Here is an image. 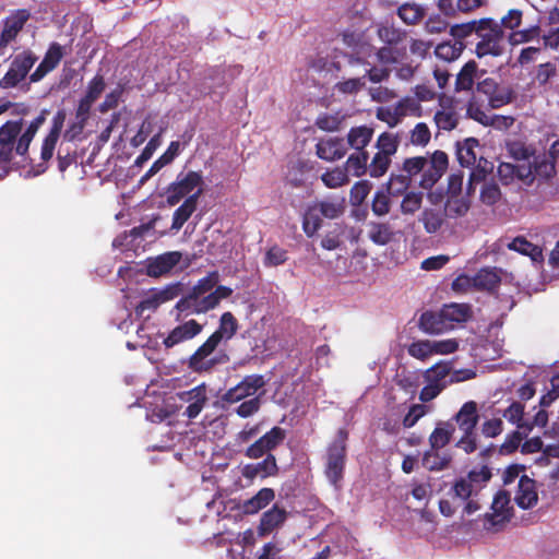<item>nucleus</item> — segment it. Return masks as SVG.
<instances>
[{"instance_id": "1", "label": "nucleus", "mask_w": 559, "mask_h": 559, "mask_svg": "<svg viewBox=\"0 0 559 559\" xmlns=\"http://www.w3.org/2000/svg\"><path fill=\"white\" fill-rule=\"evenodd\" d=\"M45 117L38 116L28 123L23 119L8 120L0 128V177L9 169V163L13 158V154L23 156L44 123Z\"/></svg>"}, {"instance_id": "2", "label": "nucleus", "mask_w": 559, "mask_h": 559, "mask_svg": "<svg viewBox=\"0 0 559 559\" xmlns=\"http://www.w3.org/2000/svg\"><path fill=\"white\" fill-rule=\"evenodd\" d=\"M448 167V156L442 151H436L429 158L417 156L407 158L403 169L408 176L424 171L420 186L424 189L431 188L443 175Z\"/></svg>"}, {"instance_id": "3", "label": "nucleus", "mask_w": 559, "mask_h": 559, "mask_svg": "<svg viewBox=\"0 0 559 559\" xmlns=\"http://www.w3.org/2000/svg\"><path fill=\"white\" fill-rule=\"evenodd\" d=\"M479 41L476 44L475 53L478 58L486 56L498 57L503 53V29L492 19H481L477 28Z\"/></svg>"}, {"instance_id": "4", "label": "nucleus", "mask_w": 559, "mask_h": 559, "mask_svg": "<svg viewBox=\"0 0 559 559\" xmlns=\"http://www.w3.org/2000/svg\"><path fill=\"white\" fill-rule=\"evenodd\" d=\"M204 180L199 171L190 170L181 173L177 179L167 188L166 201L169 205L174 206L179 203L183 198L195 197V202L203 193Z\"/></svg>"}, {"instance_id": "5", "label": "nucleus", "mask_w": 559, "mask_h": 559, "mask_svg": "<svg viewBox=\"0 0 559 559\" xmlns=\"http://www.w3.org/2000/svg\"><path fill=\"white\" fill-rule=\"evenodd\" d=\"M233 289L227 286H217L214 292L207 295H187L175 306L179 312L190 311L191 313H205L216 308L222 299L228 298Z\"/></svg>"}, {"instance_id": "6", "label": "nucleus", "mask_w": 559, "mask_h": 559, "mask_svg": "<svg viewBox=\"0 0 559 559\" xmlns=\"http://www.w3.org/2000/svg\"><path fill=\"white\" fill-rule=\"evenodd\" d=\"M451 366L449 362L439 361L426 369L423 377L426 385L419 393V400L423 403L435 400L447 386L451 384Z\"/></svg>"}, {"instance_id": "7", "label": "nucleus", "mask_w": 559, "mask_h": 559, "mask_svg": "<svg viewBox=\"0 0 559 559\" xmlns=\"http://www.w3.org/2000/svg\"><path fill=\"white\" fill-rule=\"evenodd\" d=\"M347 432L338 430L334 441L328 448L325 475L330 483L337 486L343 477L346 459Z\"/></svg>"}, {"instance_id": "8", "label": "nucleus", "mask_w": 559, "mask_h": 559, "mask_svg": "<svg viewBox=\"0 0 559 559\" xmlns=\"http://www.w3.org/2000/svg\"><path fill=\"white\" fill-rule=\"evenodd\" d=\"M490 476L491 474L487 468L471 471L466 476L454 483L452 487L454 497L462 501L476 498L490 479Z\"/></svg>"}, {"instance_id": "9", "label": "nucleus", "mask_w": 559, "mask_h": 559, "mask_svg": "<svg viewBox=\"0 0 559 559\" xmlns=\"http://www.w3.org/2000/svg\"><path fill=\"white\" fill-rule=\"evenodd\" d=\"M36 57L31 51H23L14 57L9 70L0 80L1 88L15 87L25 79L29 70L36 62Z\"/></svg>"}, {"instance_id": "10", "label": "nucleus", "mask_w": 559, "mask_h": 559, "mask_svg": "<svg viewBox=\"0 0 559 559\" xmlns=\"http://www.w3.org/2000/svg\"><path fill=\"white\" fill-rule=\"evenodd\" d=\"M460 120L459 103L451 96L441 95L433 115V121L439 130L451 131Z\"/></svg>"}, {"instance_id": "11", "label": "nucleus", "mask_w": 559, "mask_h": 559, "mask_svg": "<svg viewBox=\"0 0 559 559\" xmlns=\"http://www.w3.org/2000/svg\"><path fill=\"white\" fill-rule=\"evenodd\" d=\"M31 14L27 10L21 9L12 11L1 22L0 33V49L7 48L12 41H14L23 29L26 22L29 20Z\"/></svg>"}, {"instance_id": "12", "label": "nucleus", "mask_w": 559, "mask_h": 559, "mask_svg": "<svg viewBox=\"0 0 559 559\" xmlns=\"http://www.w3.org/2000/svg\"><path fill=\"white\" fill-rule=\"evenodd\" d=\"M511 498L506 491H498L491 503V512L485 515V527L492 528L503 525L512 518Z\"/></svg>"}, {"instance_id": "13", "label": "nucleus", "mask_w": 559, "mask_h": 559, "mask_svg": "<svg viewBox=\"0 0 559 559\" xmlns=\"http://www.w3.org/2000/svg\"><path fill=\"white\" fill-rule=\"evenodd\" d=\"M264 384L265 381L262 376H247L223 395V401L226 403H238L247 397H255L254 395Z\"/></svg>"}, {"instance_id": "14", "label": "nucleus", "mask_w": 559, "mask_h": 559, "mask_svg": "<svg viewBox=\"0 0 559 559\" xmlns=\"http://www.w3.org/2000/svg\"><path fill=\"white\" fill-rule=\"evenodd\" d=\"M342 40L353 50V53L348 56L350 66L359 64L362 59H368L373 53V47L367 41L364 33L345 31L342 34Z\"/></svg>"}, {"instance_id": "15", "label": "nucleus", "mask_w": 559, "mask_h": 559, "mask_svg": "<svg viewBox=\"0 0 559 559\" xmlns=\"http://www.w3.org/2000/svg\"><path fill=\"white\" fill-rule=\"evenodd\" d=\"M285 437L286 432L283 428L273 427L246 450V455L249 459L262 457L265 453L278 447L284 441Z\"/></svg>"}, {"instance_id": "16", "label": "nucleus", "mask_w": 559, "mask_h": 559, "mask_svg": "<svg viewBox=\"0 0 559 559\" xmlns=\"http://www.w3.org/2000/svg\"><path fill=\"white\" fill-rule=\"evenodd\" d=\"M203 330V325L190 319L181 322L169 331L167 336L163 340V344L166 348L175 347L181 343L188 342L198 336Z\"/></svg>"}, {"instance_id": "17", "label": "nucleus", "mask_w": 559, "mask_h": 559, "mask_svg": "<svg viewBox=\"0 0 559 559\" xmlns=\"http://www.w3.org/2000/svg\"><path fill=\"white\" fill-rule=\"evenodd\" d=\"M218 344L209 337L189 358L188 367L195 372L211 370L218 360L212 357Z\"/></svg>"}, {"instance_id": "18", "label": "nucleus", "mask_w": 559, "mask_h": 559, "mask_svg": "<svg viewBox=\"0 0 559 559\" xmlns=\"http://www.w3.org/2000/svg\"><path fill=\"white\" fill-rule=\"evenodd\" d=\"M180 401L188 404L185 415L192 419L199 416L207 403V391L204 383L197 385L195 388L178 393Z\"/></svg>"}, {"instance_id": "19", "label": "nucleus", "mask_w": 559, "mask_h": 559, "mask_svg": "<svg viewBox=\"0 0 559 559\" xmlns=\"http://www.w3.org/2000/svg\"><path fill=\"white\" fill-rule=\"evenodd\" d=\"M105 90V81L102 75H96L88 83L86 93L83 98L79 102L76 108V118L84 123L90 115V110L95 103V100L100 96V94Z\"/></svg>"}, {"instance_id": "20", "label": "nucleus", "mask_w": 559, "mask_h": 559, "mask_svg": "<svg viewBox=\"0 0 559 559\" xmlns=\"http://www.w3.org/2000/svg\"><path fill=\"white\" fill-rule=\"evenodd\" d=\"M179 251H169L163 253L147 263V274L153 277H159L168 274L181 260Z\"/></svg>"}, {"instance_id": "21", "label": "nucleus", "mask_w": 559, "mask_h": 559, "mask_svg": "<svg viewBox=\"0 0 559 559\" xmlns=\"http://www.w3.org/2000/svg\"><path fill=\"white\" fill-rule=\"evenodd\" d=\"M514 501L521 509H531L536 506L538 501V493L536 484L526 475L521 476L518 489L514 495Z\"/></svg>"}, {"instance_id": "22", "label": "nucleus", "mask_w": 559, "mask_h": 559, "mask_svg": "<svg viewBox=\"0 0 559 559\" xmlns=\"http://www.w3.org/2000/svg\"><path fill=\"white\" fill-rule=\"evenodd\" d=\"M454 420L463 433H472L478 423V409L476 402L468 401L464 403L455 414Z\"/></svg>"}, {"instance_id": "23", "label": "nucleus", "mask_w": 559, "mask_h": 559, "mask_svg": "<svg viewBox=\"0 0 559 559\" xmlns=\"http://www.w3.org/2000/svg\"><path fill=\"white\" fill-rule=\"evenodd\" d=\"M345 154L346 146L340 138L324 139L317 144V155L326 162L341 159Z\"/></svg>"}, {"instance_id": "24", "label": "nucleus", "mask_w": 559, "mask_h": 559, "mask_svg": "<svg viewBox=\"0 0 559 559\" xmlns=\"http://www.w3.org/2000/svg\"><path fill=\"white\" fill-rule=\"evenodd\" d=\"M287 513L285 509L274 506L269 511L264 512L261 516L260 524L258 526V534L260 536H266L274 530L278 528L286 520Z\"/></svg>"}, {"instance_id": "25", "label": "nucleus", "mask_w": 559, "mask_h": 559, "mask_svg": "<svg viewBox=\"0 0 559 559\" xmlns=\"http://www.w3.org/2000/svg\"><path fill=\"white\" fill-rule=\"evenodd\" d=\"M277 464L275 456L269 454L262 462L257 464H248L242 468V476L247 479H254L255 477L265 478L274 476L277 473Z\"/></svg>"}, {"instance_id": "26", "label": "nucleus", "mask_w": 559, "mask_h": 559, "mask_svg": "<svg viewBox=\"0 0 559 559\" xmlns=\"http://www.w3.org/2000/svg\"><path fill=\"white\" fill-rule=\"evenodd\" d=\"M64 119L66 115L62 111L57 112V115L53 117L51 130L49 134L45 138L41 146L40 154L44 160H49L52 157L53 150L56 147L61 129L63 127Z\"/></svg>"}, {"instance_id": "27", "label": "nucleus", "mask_w": 559, "mask_h": 559, "mask_svg": "<svg viewBox=\"0 0 559 559\" xmlns=\"http://www.w3.org/2000/svg\"><path fill=\"white\" fill-rule=\"evenodd\" d=\"M275 498L274 490L271 488L260 489L255 496L246 500L242 503V511L246 514H255L260 510L264 509Z\"/></svg>"}, {"instance_id": "28", "label": "nucleus", "mask_w": 559, "mask_h": 559, "mask_svg": "<svg viewBox=\"0 0 559 559\" xmlns=\"http://www.w3.org/2000/svg\"><path fill=\"white\" fill-rule=\"evenodd\" d=\"M475 289L493 290L501 281L500 272L496 267H485L474 275Z\"/></svg>"}, {"instance_id": "29", "label": "nucleus", "mask_w": 559, "mask_h": 559, "mask_svg": "<svg viewBox=\"0 0 559 559\" xmlns=\"http://www.w3.org/2000/svg\"><path fill=\"white\" fill-rule=\"evenodd\" d=\"M238 324L231 312H224L221 317L218 329L210 336L217 344L223 340H230L237 332Z\"/></svg>"}, {"instance_id": "30", "label": "nucleus", "mask_w": 559, "mask_h": 559, "mask_svg": "<svg viewBox=\"0 0 559 559\" xmlns=\"http://www.w3.org/2000/svg\"><path fill=\"white\" fill-rule=\"evenodd\" d=\"M372 135V128L367 126L355 127L347 133V143L356 151H364V148L370 143Z\"/></svg>"}, {"instance_id": "31", "label": "nucleus", "mask_w": 559, "mask_h": 559, "mask_svg": "<svg viewBox=\"0 0 559 559\" xmlns=\"http://www.w3.org/2000/svg\"><path fill=\"white\" fill-rule=\"evenodd\" d=\"M454 427L448 421L439 423L429 436V444L432 450L444 448L451 440Z\"/></svg>"}, {"instance_id": "32", "label": "nucleus", "mask_w": 559, "mask_h": 559, "mask_svg": "<svg viewBox=\"0 0 559 559\" xmlns=\"http://www.w3.org/2000/svg\"><path fill=\"white\" fill-rule=\"evenodd\" d=\"M469 316L471 309L465 304L445 305L439 312V317L441 320H444V323L465 322L469 318Z\"/></svg>"}, {"instance_id": "33", "label": "nucleus", "mask_w": 559, "mask_h": 559, "mask_svg": "<svg viewBox=\"0 0 559 559\" xmlns=\"http://www.w3.org/2000/svg\"><path fill=\"white\" fill-rule=\"evenodd\" d=\"M419 221L423 223L426 233L436 234L445 222V213L437 209H425L419 216Z\"/></svg>"}, {"instance_id": "34", "label": "nucleus", "mask_w": 559, "mask_h": 559, "mask_svg": "<svg viewBox=\"0 0 559 559\" xmlns=\"http://www.w3.org/2000/svg\"><path fill=\"white\" fill-rule=\"evenodd\" d=\"M195 197L187 198L183 203L174 212L171 230L178 231L197 210Z\"/></svg>"}, {"instance_id": "35", "label": "nucleus", "mask_w": 559, "mask_h": 559, "mask_svg": "<svg viewBox=\"0 0 559 559\" xmlns=\"http://www.w3.org/2000/svg\"><path fill=\"white\" fill-rule=\"evenodd\" d=\"M393 106H394L396 114L401 121L405 117H420L421 116V105L413 96L403 97L397 103H395Z\"/></svg>"}, {"instance_id": "36", "label": "nucleus", "mask_w": 559, "mask_h": 559, "mask_svg": "<svg viewBox=\"0 0 559 559\" xmlns=\"http://www.w3.org/2000/svg\"><path fill=\"white\" fill-rule=\"evenodd\" d=\"M477 70L478 67L475 61L465 63L456 76V91H469L474 84L475 78H477Z\"/></svg>"}, {"instance_id": "37", "label": "nucleus", "mask_w": 559, "mask_h": 559, "mask_svg": "<svg viewBox=\"0 0 559 559\" xmlns=\"http://www.w3.org/2000/svg\"><path fill=\"white\" fill-rule=\"evenodd\" d=\"M400 145V136L396 133L383 132L376 142L377 153L389 156L392 158L396 154Z\"/></svg>"}, {"instance_id": "38", "label": "nucleus", "mask_w": 559, "mask_h": 559, "mask_svg": "<svg viewBox=\"0 0 559 559\" xmlns=\"http://www.w3.org/2000/svg\"><path fill=\"white\" fill-rule=\"evenodd\" d=\"M464 50V44L462 41H444L439 44L435 49L437 58L443 61L456 60Z\"/></svg>"}, {"instance_id": "39", "label": "nucleus", "mask_w": 559, "mask_h": 559, "mask_svg": "<svg viewBox=\"0 0 559 559\" xmlns=\"http://www.w3.org/2000/svg\"><path fill=\"white\" fill-rule=\"evenodd\" d=\"M419 328L428 334H440L445 328L444 320H441L439 313L430 311L424 312L419 319Z\"/></svg>"}, {"instance_id": "40", "label": "nucleus", "mask_w": 559, "mask_h": 559, "mask_svg": "<svg viewBox=\"0 0 559 559\" xmlns=\"http://www.w3.org/2000/svg\"><path fill=\"white\" fill-rule=\"evenodd\" d=\"M478 146V141L474 138L464 140L457 145V159L463 167H469L476 162L474 150Z\"/></svg>"}, {"instance_id": "41", "label": "nucleus", "mask_w": 559, "mask_h": 559, "mask_svg": "<svg viewBox=\"0 0 559 559\" xmlns=\"http://www.w3.org/2000/svg\"><path fill=\"white\" fill-rule=\"evenodd\" d=\"M368 236L372 242L384 246L391 241L393 231L389 224L370 223Z\"/></svg>"}, {"instance_id": "42", "label": "nucleus", "mask_w": 559, "mask_h": 559, "mask_svg": "<svg viewBox=\"0 0 559 559\" xmlns=\"http://www.w3.org/2000/svg\"><path fill=\"white\" fill-rule=\"evenodd\" d=\"M508 247L511 250L531 257L533 261H539L543 257L542 249L538 246L528 242L523 237H516L508 245Z\"/></svg>"}, {"instance_id": "43", "label": "nucleus", "mask_w": 559, "mask_h": 559, "mask_svg": "<svg viewBox=\"0 0 559 559\" xmlns=\"http://www.w3.org/2000/svg\"><path fill=\"white\" fill-rule=\"evenodd\" d=\"M322 182L331 189L343 187L349 182L347 170L343 167H335L321 175Z\"/></svg>"}, {"instance_id": "44", "label": "nucleus", "mask_w": 559, "mask_h": 559, "mask_svg": "<svg viewBox=\"0 0 559 559\" xmlns=\"http://www.w3.org/2000/svg\"><path fill=\"white\" fill-rule=\"evenodd\" d=\"M438 450L426 451L423 456V465L428 471L439 472L448 467L450 463V456L441 455L437 452Z\"/></svg>"}, {"instance_id": "45", "label": "nucleus", "mask_w": 559, "mask_h": 559, "mask_svg": "<svg viewBox=\"0 0 559 559\" xmlns=\"http://www.w3.org/2000/svg\"><path fill=\"white\" fill-rule=\"evenodd\" d=\"M539 34L540 27L538 25H531L524 29L511 32L508 36V41L511 46H518L538 38Z\"/></svg>"}, {"instance_id": "46", "label": "nucleus", "mask_w": 559, "mask_h": 559, "mask_svg": "<svg viewBox=\"0 0 559 559\" xmlns=\"http://www.w3.org/2000/svg\"><path fill=\"white\" fill-rule=\"evenodd\" d=\"M397 14L404 23L414 25L424 17L425 10L419 4L405 3L399 8Z\"/></svg>"}, {"instance_id": "47", "label": "nucleus", "mask_w": 559, "mask_h": 559, "mask_svg": "<svg viewBox=\"0 0 559 559\" xmlns=\"http://www.w3.org/2000/svg\"><path fill=\"white\" fill-rule=\"evenodd\" d=\"M321 227V214L312 204L310 205L302 219V229L308 237H312Z\"/></svg>"}, {"instance_id": "48", "label": "nucleus", "mask_w": 559, "mask_h": 559, "mask_svg": "<svg viewBox=\"0 0 559 559\" xmlns=\"http://www.w3.org/2000/svg\"><path fill=\"white\" fill-rule=\"evenodd\" d=\"M407 353L411 357L420 361H427L433 357L430 340L414 341L407 346Z\"/></svg>"}, {"instance_id": "49", "label": "nucleus", "mask_w": 559, "mask_h": 559, "mask_svg": "<svg viewBox=\"0 0 559 559\" xmlns=\"http://www.w3.org/2000/svg\"><path fill=\"white\" fill-rule=\"evenodd\" d=\"M368 153L361 152L360 154H352L345 164L344 169L352 173L355 177L365 175L367 170Z\"/></svg>"}, {"instance_id": "50", "label": "nucleus", "mask_w": 559, "mask_h": 559, "mask_svg": "<svg viewBox=\"0 0 559 559\" xmlns=\"http://www.w3.org/2000/svg\"><path fill=\"white\" fill-rule=\"evenodd\" d=\"M219 281L218 273L212 272L205 277L198 281V283L191 288L188 295H207L213 289L217 287V283Z\"/></svg>"}, {"instance_id": "51", "label": "nucleus", "mask_w": 559, "mask_h": 559, "mask_svg": "<svg viewBox=\"0 0 559 559\" xmlns=\"http://www.w3.org/2000/svg\"><path fill=\"white\" fill-rule=\"evenodd\" d=\"M535 179L537 177L547 179L555 174V162L547 155L537 156L533 162Z\"/></svg>"}, {"instance_id": "52", "label": "nucleus", "mask_w": 559, "mask_h": 559, "mask_svg": "<svg viewBox=\"0 0 559 559\" xmlns=\"http://www.w3.org/2000/svg\"><path fill=\"white\" fill-rule=\"evenodd\" d=\"M447 213L450 217L464 216L469 210V202L463 197H450L447 201Z\"/></svg>"}, {"instance_id": "53", "label": "nucleus", "mask_w": 559, "mask_h": 559, "mask_svg": "<svg viewBox=\"0 0 559 559\" xmlns=\"http://www.w3.org/2000/svg\"><path fill=\"white\" fill-rule=\"evenodd\" d=\"M372 188L371 182L368 180H361L356 182L349 193V201L353 205L358 206L364 203Z\"/></svg>"}, {"instance_id": "54", "label": "nucleus", "mask_w": 559, "mask_h": 559, "mask_svg": "<svg viewBox=\"0 0 559 559\" xmlns=\"http://www.w3.org/2000/svg\"><path fill=\"white\" fill-rule=\"evenodd\" d=\"M365 75H362L337 82L335 84V90L342 94L354 95L360 92L365 87Z\"/></svg>"}, {"instance_id": "55", "label": "nucleus", "mask_w": 559, "mask_h": 559, "mask_svg": "<svg viewBox=\"0 0 559 559\" xmlns=\"http://www.w3.org/2000/svg\"><path fill=\"white\" fill-rule=\"evenodd\" d=\"M392 158L379 153H376L369 164V175L373 178L382 177L389 169Z\"/></svg>"}, {"instance_id": "56", "label": "nucleus", "mask_w": 559, "mask_h": 559, "mask_svg": "<svg viewBox=\"0 0 559 559\" xmlns=\"http://www.w3.org/2000/svg\"><path fill=\"white\" fill-rule=\"evenodd\" d=\"M429 411L430 407L425 405L423 402L421 404L412 405L403 418V426L405 428L414 427L420 418L429 413Z\"/></svg>"}, {"instance_id": "57", "label": "nucleus", "mask_w": 559, "mask_h": 559, "mask_svg": "<svg viewBox=\"0 0 559 559\" xmlns=\"http://www.w3.org/2000/svg\"><path fill=\"white\" fill-rule=\"evenodd\" d=\"M431 138V132L428 126L424 122H418L411 131L409 141L416 146H426Z\"/></svg>"}, {"instance_id": "58", "label": "nucleus", "mask_w": 559, "mask_h": 559, "mask_svg": "<svg viewBox=\"0 0 559 559\" xmlns=\"http://www.w3.org/2000/svg\"><path fill=\"white\" fill-rule=\"evenodd\" d=\"M501 199L499 186L493 182H485L480 190V200L486 205H493Z\"/></svg>"}, {"instance_id": "59", "label": "nucleus", "mask_w": 559, "mask_h": 559, "mask_svg": "<svg viewBox=\"0 0 559 559\" xmlns=\"http://www.w3.org/2000/svg\"><path fill=\"white\" fill-rule=\"evenodd\" d=\"M480 25V20L471 21L467 23L455 24L451 26L450 34L456 38V41H462V39L466 38L471 34L475 33L477 35V28Z\"/></svg>"}, {"instance_id": "60", "label": "nucleus", "mask_w": 559, "mask_h": 559, "mask_svg": "<svg viewBox=\"0 0 559 559\" xmlns=\"http://www.w3.org/2000/svg\"><path fill=\"white\" fill-rule=\"evenodd\" d=\"M313 205L318 209L321 216H324L330 219L338 217L340 215H342L344 211V206L341 202L322 201L317 202Z\"/></svg>"}, {"instance_id": "61", "label": "nucleus", "mask_w": 559, "mask_h": 559, "mask_svg": "<svg viewBox=\"0 0 559 559\" xmlns=\"http://www.w3.org/2000/svg\"><path fill=\"white\" fill-rule=\"evenodd\" d=\"M524 405L519 402H513L504 412L503 417L516 425L519 428H524L526 423L523 421Z\"/></svg>"}, {"instance_id": "62", "label": "nucleus", "mask_w": 559, "mask_h": 559, "mask_svg": "<svg viewBox=\"0 0 559 559\" xmlns=\"http://www.w3.org/2000/svg\"><path fill=\"white\" fill-rule=\"evenodd\" d=\"M376 118L386 123L390 128H394L401 123V120L393 105L378 107L376 109Z\"/></svg>"}, {"instance_id": "63", "label": "nucleus", "mask_w": 559, "mask_h": 559, "mask_svg": "<svg viewBox=\"0 0 559 559\" xmlns=\"http://www.w3.org/2000/svg\"><path fill=\"white\" fill-rule=\"evenodd\" d=\"M62 56V47L57 43L51 44L43 59V67L47 70H53L60 62Z\"/></svg>"}, {"instance_id": "64", "label": "nucleus", "mask_w": 559, "mask_h": 559, "mask_svg": "<svg viewBox=\"0 0 559 559\" xmlns=\"http://www.w3.org/2000/svg\"><path fill=\"white\" fill-rule=\"evenodd\" d=\"M423 203V194L417 192H408L402 200L401 211L403 214H414L418 211Z\"/></svg>"}]
</instances>
